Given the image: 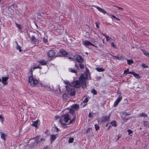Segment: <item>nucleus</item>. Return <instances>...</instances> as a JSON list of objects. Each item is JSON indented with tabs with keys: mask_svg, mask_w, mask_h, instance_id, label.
Instances as JSON below:
<instances>
[{
	"mask_svg": "<svg viewBox=\"0 0 149 149\" xmlns=\"http://www.w3.org/2000/svg\"><path fill=\"white\" fill-rule=\"evenodd\" d=\"M55 128H56V132H58V131H59V129H58V127H55Z\"/></svg>",
	"mask_w": 149,
	"mask_h": 149,
	"instance_id": "obj_57",
	"label": "nucleus"
},
{
	"mask_svg": "<svg viewBox=\"0 0 149 149\" xmlns=\"http://www.w3.org/2000/svg\"><path fill=\"white\" fill-rule=\"evenodd\" d=\"M28 79L31 86L33 87L35 86L38 83V80L33 77L32 74L29 77Z\"/></svg>",
	"mask_w": 149,
	"mask_h": 149,
	"instance_id": "obj_3",
	"label": "nucleus"
},
{
	"mask_svg": "<svg viewBox=\"0 0 149 149\" xmlns=\"http://www.w3.org/2000/svg\"><path fill=\"white\" fill-rule=\"evenodd\" d=\"M74 110L72 109H70V111H69V113H70L72 114H73V113H74Z\"/></svg>",
	"mask_w": 149,
	"mask_h": 149,
	"instance_id": "obj_42",
	"label": "nucleus"
},
{
	"mask_svg": "<svg viewBox=\"0 0 149 149\" xmlns=\"http://www.w3.org/2000/svg\"><path fill=\"white\" fill-rule=\"evenodd\" d=\"M106 41L107 42L111 40L112 39L111 38L108 36H107L106 37Z\"/></svg>",
	"mask_w": 149,
	"mask_h": 149,
	"instance_id": "obj_36",
	"label": "nucleus"
},
{
	"mask_svg": "<svg viewBox=\"0 0 149 149\" xmlns=\"http://www.w3.org/2000/svg\"><path fill=\"white\" fill-rule=\"evenodd\" d=\"M75 66L78 69H79V66L78 65H77L76 64H75Z\"/></svg>",
	"mask_w": 149,
	"mask_h": 149,
	"instance_id": "obj_60",
	"label": "nucleus"
},
{
	"mask_svg": "<svg viewBox=\"0 0 149 149\" xmlns=\"http://www.w3.org/2000/svg\"><path fill=\"white\" fill-rule=\"evenodd\" d=\"M50 141L51 143L54 141L56 138L57 136L56 135L52 134L50 135Z\"/></svg>",
	"mask_w": 149,
	"mask_h": 149,
	"instance_id": "obj_15",
	"label": "nucleus"
},
{
	"mask_svg": "<svg viewBox=\"0 0 149 149\" xmlns=\"http://www.w3.org/2000/svg\"><path fill=\"white\" fill-rule=\"evenodd\" d=\"M10 6H11V7H13V8H17L18 7V6L17 5H16V4H12Z\"/></svg>",
	"mask_w": 149,
	"mask_h": 149,
	"instance_id": "obj_41",
	"label": "nucleus"
},
{
	"mask_svg": "<svg viewBox=\"0 0 149 149\" xmlns=\"http://www.w3.org/2000/svg\"><path fill=\"white\" fill-rule=\"evenodd\" d=\"M95 69L99 72H102L105 70V69L102 68H95Z\"/></svg>",
	"mask_w": 149,
	"mask_h": 149,
	"instance_id": "obj_21",
	"label": "nucleus"
},
{
	"mask_svg": "<svg viewBox=\"0 0 149 149\" xmlns=\"http://www.w3.org/2000/svg\"><path fill=\"white\" fill-rule=\"evenodd\" d=\"M59 117H60L58 116H56L55 117L56 119H58L59 118Z\"/></svg>",
	"mask_w": 149,
	"mask_h": 149,
	"instance_id": "obj_59",
	"label": "nucleus"
},
{
	"mask_svg": "<svg viewBox=\"0 0 149 149\" xmlns=\"http://www.w3.org/2000/svg\"><path fill=\"white\" fill-rule=\"evenodd\" d=\"M75 116H74L73 118H72V119L69 122V123H72L75 120Z\"/></svg>",
	"mask_w": 149,
	"mask_h": 149,
	"instance_id": "obj_38",
	"label": "nucleus"
},
{
	"mask_svg": "<svg viewBox=\"0 0 149 149\" xmlns=\"http://www.w3.org/2000/svg\"><path fill=\"white\" fill-rule=\"evenodd\" d=\"M16 44H17V46L16 47V48L17 49L19 50V51L20 52H21L22 51L21 49V47L20 46H19L17 43V42L16 41L15 42Z\"/></svg>",
	"mask_w": 149,
	"mask_h": 149,
	"instance_id": "obj_20",
	"label": "nucleus"
},
{
	"mask_svg": "<svg viewBox=\"0 0 149 149\" xmlns=\"http://www.w3.org/2000/svg\"><path fill=\"white\" fill-rule=\"evenodd\" d=\"M94 7L96 8L99 11L103 13L104 14H108L102 8H100L97 6H94Z\"/></svg>",
	"mask_w": 149,
	"mask_h": 149,
	"instance_id": "obj_12",
	"label": "nucleus"
},
{
	"mask_svg": "<svg viewBox=\"0 0 149 149\" xmlns=\"http://www.w3.org/2000/svg\"><path fill=\"white\" fill-rule=\"evenodd\" d=\"M55 53L53 50H50L47 53V56L50 58L54 57L55 56Z\"/></svg>",
	"mask_w": 149,
	"mask_h": 149,
	"instance_id": "obj_9",
	"label": "nucleus"
},
{
	"mask_svg": "<svg viewBox=\"0 0 149 149\" xmlns=\"http://www.w3.org/2000/svg\"><path fill=\"white\" fill-rule=\"evenodd\" d=\"M38 62L41 64L42 65H46L47 62L44 60H42L38 61Z\"/></svg>",
	"mask_w": 149,
	"mask_h": 149,
	"instance_id": "obj_16",
	"label": "nucleus"
},
{
	"mask_svg": "<svg viewBox=\"0 0 149 149\" xmlns=\"http://www.w3.org/2000/svg\"><path fill=\"white\" fill-rule=\"evenodd\" d=\"M32 123H33L31 124V125L34 127H35L36 128H37L38 125V120H37L33 122Z\"/></svg>",
	"mask_w": 149,
	"mask_h": 149,
	"instance_id": "obj_17",
	"label": "nucleus"
},
{
	"mask_svg": "<svg viewBox=\"0 0 149 149\" xmlns=\"http://www.w3.org/2000/svg\"><path fill=\"white\" fill-rule=\"evenodd\" d=\"M111 15L112 17L113 18L117 20H120V19L119 18H117L115 16L113 15L112 14H111Z\"/></svg>",
	"mask_w": 149,
	"mask_h": 149,
	"instance_id": "obj_40",
	"label": "nucleus"
},
{
	"mask_svg": "<svg viewBox=\"0 0 149 149\" xmlns=\"http://www.w3.org/2000/svg\"><path fill=\"white\" fill-rule=\"evenodd\" d=\"M95 127L96 131L98 130L99 128V127L97 124L95 125Z\"/></svg>",
	"mask_w": 149,
	"mask_h": 149,
	"instance_id": "obj_37",
	"label": "nucleus"
},
{
	"mask_svg": "<svg viewBox=\"0 0 149 149\" xmlns=\"http://www.w3.org/2000/svg\"><path fill=\"white\" fill-rule=\"evenodd\" d=\"M121 137V136L120 135H118V138L117 139V140H118Z\"/></svg>",
	"mask_w": 149,
	"mask_h": 149,
	"instance_id": "obj_58",
	"label": "nucleus"
},
{
	"mask_svg": "<svg viewBox=\"0 0 149 149\" xmlns=\"http://www.w3.org/2000/svg\"><path fill=\"white\" fill-rule=\"evenodd\" d=\"M134 76L136 78L139 79L140 78V77L139 74L136 73L134 72L133 74Z\"/></svg>",
	"mask_w": 149,
	"mask_h": 149,
	"instance_id": "obj_29",
	"label": "nucleus"
},
{
	"mask_svg": "<svg viewBox=\"0 0 149 149\" xmlns=\"http://www.w3.org/2000/svg\"><path fill=\"white\" fill-rule=\"evenodd\" d=\"M64 126H65V127L64 126H63V127H64V128H67V126L66 125H64Z\"/></svg>",
	"mask_w": 149,
	"mask_h": 149,
	"instance_id": "obj_62",
	"label": "nucleus"
},
{
	"mask_svg": "<svg viewBox=\"0 0 149 149\" xmlns=\"http://www.w3.org/2000/svg\"><path fill=\"white\" fill-rule=\"evenodd\" d=\"M111 46L114 48H115V49L117 48L116 46L115 45L114 43V42L111 43Z\"/></svg>",
	"mask_w": 149,
	"mask_h": 149,
	"instance_id": "obj_44",
	"label": "nucleus"
},
{
	"mask_svg": "<svg viewBox=\"0 0 149 149\" xmlns=\"http://www.w3.org/2000/svg\"><path fill=\"white\" fill-rule=\"evenodd\" d=\"M39 86L41 90H44L46 87H49V85L48 84H45L44 83H40L39 84Z\"/></svg>",
	"mask_w": 149,
	"mask_h": 149,
	"instance_id": "obj_8",
	"label": "nucleus"
},
{
	"mask_svg": "<svg viewBox=\"0 0 149 149\" xmlns=\"http://www.w3.org/2000/svg\"><path fill=\"white\" fill-rule=\"evenodd\" d=\"M43 42H47V39L45 38H43Z\"/></svg>",
	"mask_w": 149,
	"mask_h": 149,
	"instance_id": "obj_51",
	"label": "nucleus"
},
{
	"mask_svg": "<svg viewBox=\"0 0 149 149\" xmlns=\"http://www.w3.org/2000/svg\"><path fill=\"white\" fill-rule=\"evenodd\" d=\"M65 83L66 84H68L69 83V82L68 81H66L65 82Z\"/></svg>",
	"mask_w": 149,
	"mask_h": 149,
	"instance_id": "obj_61",
	"label": "nucleus"
},
{
	"mask_svg": "<svg viewBox=\"0 0 149 149\" xmlns=\"http://www.w3.org/2000/svg\"><path fill=\"white\" fill-rule=\"evenodd\" d=\"M15 24L17 27L19 29H22V26L21 25L16 23H15Z\"/></svg>",
	"mask_w": 149,
	"mask_h": 149,
	"instance_id": "obj_32",
	"label": "nucleus"
},
{
	"mask_svg": "<svg viewBox=\"0 0 149 149\" xmlns=\"http://www.w3.org/2000/svg\"><path fill=\"white\" fill-rule=\"evenodd\" d=\"M82 44L85 46H89L91 45L95 47V45L88 40L84 41L82 42Z\"/></svg>",
	"mask_w": 149,
	"mask_h": 149,
	"instance_id": "obj_7",
	"label": "nucleus"
},
{
	"mask_svg": "<svg viewBox=\"0 0 149 149\" xmlns=\"http://www.w3.org/2000/svg\"><path fill=\"white\" fill-rule=\"evenodd\" d=\"M0 135L1 138L5 141L6 134L2 132H0Z\"/></svg>",
	"mask_w": 149,
	"mask_h": 149,
	"instance_id": "obj_19",
	"label": "nucleus"
},
{
	"mask_svg": "<svg viewBox=\"0 0 149 149\" xmlns=\"http://www.w3.org/2000/svg\"><path fill=\"white\" fill-rule=\"evenodd\" d=\"M8 78V77H7L2 78L1 82L4 85H5L7 84V81Z\"/></svg>",
	"mask_w": 149,
	"mask_h": 149,
	"instance_id": "obj_14",
	"label": "nucleus"
},
{
	"mask_svg": "<svg viewBox=\"0 0 149 149\" xmlns=\"http://www.w3.org/2000/svg\"><path fill=\"white\" fill-rule=\"evenodd\" d=\"M134 73V72H128V74H132V75Z\"/></svg>",
	"mask_w": 149,
	"mask_h": 149,
	"instance_id": "obj_54",
	"label": "nucleus"
},
{
	"mask_svg": "<svg viewBox=\"0 0 149 149\" xmlns=\"http://www.w3.org/2000/svg\"><path fill=\"white\" fill-rule=\"evenodd\" d=\"M110 115L103 116L101 117V121L102 122H105L109 120L110 117Z\"/></svg>",
	"mask_w": 149,
	"mask_h": 149,
	"instance_id": "obj_6",
	"label": "nucleus"
},
{
	"mask_svg": "<svg viewBox=\"0 0 149 149\" xmlns=\"http://www.w3.org/2000/svg\"><path fill=\"white\" fill-rule=\"evenodd\" d=\"M93 113H90L88 114V117L90 118L92 117Z\"/></svg>",
	"mask_w": 149,
	"mask_h": 149,
	"instance_id": "obj_49",
	"label": "nucleus"
},
{
	"mask_svg": "<svg viewBox=\"0 0 149 149\" xmlns=\"http://www.w3.org/2000/svg\"><path fill=\"white\" fill-rule=\"evenodd\" d=\"M74 58L78 63H81L84 62V58L79 55H75L74 56Z\"/></svg>",
	"mask_w": 149,
	"mask_h": 149,
	"instance_id": "obj_4",
	"label": "nucleus"
},
{
	"mask_svg": "<svg viewBox=\"0 0 149 149\" xmlns=\"http://www.w3.org/2000/svg\"><path fill=\"white\" fill-rule=\"evenodd\" d=\"M41 141L44 142L45 141V139L44 138H42L40 139Z\"/></svg>",
	"mask_w": 149,
	"mask_h": 149,
	"instance_id": "obj_53",
	"label": "nucleus"
},
{
	"mask_svg": "<svg viewBox=\"0 0 149 149\" xmlns=\"http://www.w3.org/2000/svg\"><path fill=\"white\" fill-rule=\"evenodd\" d=\"M31 43L36 45L39 42V40L35 38L34 36H32L31 37L30 39Z\"/></svg>",
	"mask_w": 149,
	"mask_h": 149,
	"instance_id": "obj_5",
	"label": "nucleus"
},
{
	"mask_svg": "<svg viewBox=\"0 0 149 149\" xmlns=\"http://www.w3.org/2000/svg\"><path fill=\"white\" fill-rule=\"evenodd\" d=\"M9 9H11V6H9L6 8L5 12L7 14H9L10 13L11 10H9Z\"/></svg>",
	"mask_w": 149,
	"mask_h": 149,
	"instance_id": "obj_18",
	"label": "nucleus"
},
{
	"mask_svg": "<svg viewBox=\"0 0 149 149\" xmlns=\"http://www.w3.org/2000/svg\"><path fill=\"white\" fill-rule=\"evenodd\" d=\"M70 119L69 113H67L61 116L60 119L59 123L62 125H65V123H67Z\"/></svg>",
	"mask_w": 149,
	"mask_h": 149,
	"instance_id": "obj_2",
	"label": "nucleus"
},
{
	"mask_svg": "<svg viewBox=\"0 0 149 149\" xmlns=\"http://www.w3.org/2000/svg\"><path fill=\"white\" fill-rule=\"evenodd\" d=\"M122 99V97L121 95H119L118 98L116 99V100L114 102V107H116L117 106L119 103L120 101Z\"/></svg>",
	"mask_w": 149,
	"mask_h": 149,
	"instance_id": "obj_10",
	"label": "nucleus"
},
{
	"mask_svg": "<svg viewBox=\"0 0 149 149\" xmlns=\"http://www.w3.org/2000/svg\"><path fill=\"white\" fill-rule=\"evenodd\" d=\"M91 92L94 95H95L97 94V91L94 89H91Z\"/></svg>",
	"mask_w": 149,
	"mask_h": 149,
	"instance_id": "obj_33",
	"label": "nucleus"
},
{
	"mask_svg": "<svg viewBox=\"0 0 149 149\" xmlns=\"http://www.w3.org/2000/svg\"><path fill=\"white\" fill-rule=\"evenodd\" d=\"M79 67L81 69H83V68H84V65L82 63H80V64L79 65Z\"/></svg>",
	"mask_w": 149,
	"mask_h": 149,
	"instance_id": "obj_43",
	"label": "nucleus"
},
{
	"mask_svg": "<svg viewBox=\"0 0 149 149\" xmlns=\"http://www.w3.org/2000/svg\"><path fill=\"white\" fill-rule=\"evenodd\" d=\"M39 136H37L34 138V139H35V141L38 143L39 142Z\"/></svg>",
	"mask_w": 149,
	"mask_h": 149,
	"instance_id": "obj_31",
	"label": "nucleus"
},
{
	"mask_svg": "<svg viewBox=\"0 0 149 149\" xmlns=\"http://www.w3.org/2000/svg\"><path fill=\"white\" fill-rule=\"evenodd\" d=\"M95 24L97 28H98L99 27V25L100 24L99 23L96 22Z\"/></svg>",
	"mask_w": 149,
	"mask_h": 149,
	"instance_id": "obj_52",
	"label": "nucleus"
},
{
	"mask_svg": "<svg viewBox=\"0 0 149 149\" xmlns=\"http://www.w3.org/2000/svg\"><path fill=\"white\" fill-rule=\"evenodd\" d=\"M38 68L41 69L42 68L40 66H38Z\"/></svg>",
	"mask_w": 149,
	"mask_h": 149,
	"instance_id": "obj_63",
	"label": "nucleus"
},
{
	"mask_svg": "<svg viewBox=\"0 0 149 149\" xmlns=\"http://www.w3.org/2000/svg\"><path fill=\"white\" fill-rule=\"evenodd\" d=\"M74 140V139L73 138L70 137L69 139L68 142L69 143H72L73 141Z\"/></svg>",
	"mask_w": 149,
	"mask_h": 149,
	"instance_id": "obj_34",
	"label": "nucleus"
},
{
	"mask_svg": "<svg viewBox=\"0 0 149 149\" xmlns=\"http://www.w3.org/2000/svg\"><path fill=\"white\" fill-rule=\"evenodd\" d=\"M90 79V75L88 71H86L84 73L81 74L79 78V80L81 82L78 80L74 81L70 84L71 86L76 88L80 87L81 85L82 88L84 89L86 87V80Z\"/></svg>",
	"mask_w": 149,
	"mask_h": 149,
	"instance_id": "obj_1",
	"label": "nucleus"
},
{
	"mask_svg": "<svg viewBox=\"0 0 149 149\" xmlns=\"http://www.w3.org/2000/svg\"><path fill=\"white\" fill-rule=\"evenodd\" d=\"M72 107L75 109H77L79 108V105L77 104H73Z\"/></svg>",
	"mask_w": 149,
	"mask_h": 149,
	"instance_id": "obj_30",
	"label": "nucleus"
},
{
	"mask_svg": "<svg viewBox=\"0 0 149 149\" xmlns=\"http://www.w3.org/2000/svg\"><path fill=\"white\" fill-rule=\"evenodd\" d=\"M114 6L118 8L120 10L122 11H123V9L122 8L120 7H119L116 6Z\"/></svg>",
	"mask_w": 149,
	"mask_h": 149,
	"instance_id": "obj_48",
	"label": "nucleus"
},
{
	"mask_svg": "<svg viewBox=\"0 0 149 149\" xmlns=\"http://www.w3.org/2000/svg\"><path fill=\"white\" fill-rule=\"evenodd\" d=\"M139 117H147V114H146L144 113H142L140 114L139 115Z\"/></svg>",
	"mask_w": 149,
	"mask_h": 149,
	"instance_id": "obj_24",
	"label": "nucleus"
},
{
	"mask_svg": "<svg viewBox=\"0 0 149 149\" xmlns=\"http://www.w3.org/2000/svg\"><path fill=\"white\" fill-rule=\"evenodd\" d=\"M88 101V100L87 97H86L85 99L83 101L84 103H85L87 102Z\"/></svg>",
	"mask_w": 149,
	"mask_h": 149,
	"instance_id": "obj_50",
	"label": "nucleus"
},
{
	"mask_svg": "<svg viewBox=\"0 0 149 149\" xmlns=\"http://www.w3.org/2000/svg\"><path fill=\"white\" fill-rule=\"evenodd\" d=\"M101 34L103 35V36H105V38H106V37L107 36V35H106V34H104V33H101Z\"/></svg>",
	"mask_w": 149,
	"mask_h": 149,
	"instance_id": "obj_55",
	"label": "nucleus"
},
{
	"mask_svg": "<svg viewBox=\"0 0 149 149\" xmlns=\"http://www.w3.org/2000/svg\"><path fill=\"white\" fill-rule=\"evenodd\" d=\"M129 71V69H127L125 70L124 71L123 74H125V75H127V74H128V72Z\"/></svg>",
	"mask_w": 149,
	"mask_h": 149,
	"instance_id": "obj_35",
	"label": "nucleus"
},
{
	"mask_svg": "<svg viewBox=\"0 0 149 149\" xmlns=\"http://www.w3.org/2000/svg\"><path fill=\"white\" fill-rule=\"evenodd\" d=\"M57 29L59 30H62V26L60 24H57Z\"/></svg>",
	"mask_w": 149,
	"mask_h": 149,
	"instance_id": "obj_39",
	"label": "nucleus"
},
{
	"mask_svg": "<svg viewBox=\"0 0 149 149\" xmlns=\"http://www.w3.org/2000/svg\"><path fill=\"white\" fill-rule=\"evenodd\" d=\"M141 50L143 52V54L146 56H148L149 58V53L148 52L145 50L142 49Z\"/></svg>",
	"mask_w": 149,
	"mask_h": 149,
	"instance_id": "obj_22",
	"label": "nucleus"
},
{
	"mask_svg": "<svg viewBox=\"0 0 149 149\" xmlns=\"http://www.w3.org/2000/svg\"><path fill=\"white\" fill-rule=\"evenodd\" d=\"M38 68V66H37V67H34L33 68V70H34L35 69H36Z\"/></svg>",
	"mask_w": 149,
	"mask_h": 149,
	"instance_id": "obj_56",
	"label": "nucleus"
},
{
	"mask_svg": "<svg viewBox=\"0 0 149 149\" xmlns=\"http://www.w3.org/2000/svg\"><path fill=\"white\" fill-rule=\"evenodd\" d=\"M127 64L129 65H130L131 64L133 63H134L132 59H130V60H128V59L127 60Z\"/></svg>",
	"mask_w": 149,
	"mask_h": 149,
	"instance_id": "obj_27",
	"label": "nucleus"
},
{
	"mask_svg": "<svg viewBox=\"0 0 149 149\" xmlns=\"http://www.w3.org/2000/svg\"><path fill=\"white\" fill-rule=\"evenodd\" d=\"M127 132L128 133V134L129 135L133 133V132L131 130L129 129L127 130Z\"/></svg>",
	"mask_w": 149,
	"mask_h": 149,
	"instance_id": "obj_47",
	"label": "nucleus"
},
{
	"mask_svg": "<svg viewBox=\"0 0 149 149\" xmlns=\"http://www.w3.org/2000/svg\"><path fill=\"white\" fill-rule=\"evenodd\" d=\"M68 70L69 72L73 73H76V71L71 68H70L68 69Z\"/></svg>",
	"mask_w": 149,
	"mask_h": 149,
	"instance_id": "obj_26",
	"label": "nucleus"
},
{
	"mask_svg": "<svg viewBox=\"0 0 149 149\" xmlns=\"http://www.w3.org/2000/svg\"><path fill=\"white\" fill-rule=\"evenodd\" d=\"M3 117L1 115H0V120L1 122H3Z\"/></svg>",
	"mask_w": 149,
	"mask_h": 149,
	"instance_id": "obj_46",
	"label": "nucleus"
},
{
	"mask_svg": "<svg viewBox=\"0 0 149 149\" xmlns=\"http://www.w3.org/2000/svg\"><path fill=\"white\" fill-rule=\"evenodd\" d=\"M142 66L144 68H148V65H146L145 63H143L142 65Z\"/></svg>",
	"mask_w": 149,
	"mask_h": 149,
	"instance_id": "obj_45",
	"label": "nucleus"
},
{
	"mask_svg": "<svg viewBox=\"0 0 149 149\" xmlns=\"http://www.w3.org/2000/svg\"><path fill=\"white\" fill-rule=\"evenodd\" d=\"M143 126L144 127H149V122L147 121H144Z\"/></svg>",
	"mask_w": 149,
	"mask_h": 149,
	"instance_id": "obj_23",
	"label": "nucleus"
},
{
	"mask_svg": "<svg viewBox=\"0 0 149 149\" xmlns=\"http://www.w3.org/2000/svg\"><path fill=\"white\" fill-rule=\"evenodd\" d=\"M60 53L62 55H65L67 54V52L63 50H61L60 52Z\"/></svg>",
	"mask_w": 149,
	"mask_h": 149,
	"instance_id": "obj_25",
	"label": "nucleus"
},
{
	"mask_svg": "<svg viewBox=\"0 0 149 149\" xmlns=\"http://www.w3.org/2000/svg\"><path fill=\"white\" fill-rule=\"evenodd\" d=\"M111 127V126H110V127H109L108 128V130H109V128H110V127Z\"/></svg>",
	"mask_w": 149,
	"mask_h": 149,
	"instance_id": "obj_64",
	"label": "nucleus"
},
{
	"mask_svg": "<svg viewBox=\"0 0 149 149\" xmlns=\"http://www.w3.org/2000/svg\"><path fill=\"white\" fill-rule=\"evenodd\" d=\"M113 58L114 59H116L119 60H122L124 59V57L122 56L118 55L117 56H115L114 55H111Z\"/></svg>",
	"mask_w": 149,
	"mask_h": 149,
	"instance_id": "obj_11",
	"label": "nucleus"
},
{
	"mask_svg": "<svg viewBox=\"0 0 149 149\" xmlns=\"http://www.w3.org/2000/svg\"><path fill=\"white\" fill-rule=\"evenodd\" d=\"M68 92L71 96H73L75 95V90L72 88H69V90H68Z\"/></svg>",
	"mask_w": 149,
	"mask_h": 149,
	"instance_id": "obj_13",
	"label": "nucleus"
},
{
	"mask_svg": "<svg viewBox=\"0 0 149 149\" xmlns=\"http://www.w3.org/2000/svg\"><path fill=\"white\" fill-rule=\"evenodd\" d=\"M110 124L113 127H116L117 126L116 123L115 121L111 122Z\"/></svg>",
	"mask_w": 149,
	"mask_h": 149,
	"instance_id": "obj_28",
	"label": "nucleus"
}]
</instances>
